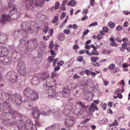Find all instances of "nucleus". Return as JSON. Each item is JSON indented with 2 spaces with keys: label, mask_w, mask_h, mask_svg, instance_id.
Wrapping results in <instances>:
<instances>
[{
  "label": "nucleus",
  "mask_w": 130,
  "mask_h": 130,
  "mask_svg": "<svg viewBox=\"0 0 130 130\" xmlns=\"http://www.w3.org/2000/svg\"><path fill=\"white\" fill-rule=\"evenodd\" d=\"M39 79L36 77H33L31 79V84L34 85H38L39 83Z\"/></svg>",
  "instance_id": "4be33fe9"
},
{
  "label": "nucleus",
  "mask_w": 130,
  "mask_h": 130,
  "mask_svg": "<svg viewBox=\"0 0 130 130\" xmlns=\"http://www.w3.org/2000/svg\"><path fill=\"white\" fill-rule=\"evenodd\" d=\"M28 21H23L21 23V26L26 33V34L28 33H31L34 30L31 29L30 27V24H28Z\"/></svg>",
  "instance_id": "39448f33"
},
{
  "label": "nucleus",
  "mask_w": 130,
  "mask_h": 130,
  "mask_svg": "<svg viewBox=\"0 0 130 130\" xmlns=\"http://www.w3.org/2000/svg\"><path fill=\"white\" fill-rule=\"evenodd\" d=\"M34 91L31 89L29 88H26L24 90L23 93L25 96L27 97L28 99L33 93Z\"/></svg>",
  "instance_id": "4468645a"
},
{
  "label": "nucleus",
  "mask_w": 130,
  "mask_h": 130,
  "mask_svg": "<svg viewBox=\"0 0 130 130\" xmlns=\"http://www.w3.org/2000/svg\"><path fill=\"white\" fill-rule=\"evenodd\" d=\"M66 13L64 12L62 13L61 14V16L60 17L61 19H62L66 15Z\"/></svg>",
  "instance_id": "5fc2aeb1"
},
{
  "label": "nucleus",
  "mask_w": 130,
  "mask_h": 130,
  "mask_svg": "<svg viewBox=\"0 0 130 130\" xmlns=\"http://www.w3.org/2000/svg\"><path fill=\"white\" fill-rule=\"evenodd\" d=\"M109 29L106 27H104L103 28L102 30L104 32H107L108 31Z\"/></svg>",
  "instance_id": "c03bdc74"
},
{
  "label": "nucleus",
  "mask_w": 130,
  "mask_h": 130,
  "mask_svg": "<svg viewBox=\"0 0 130 130\" xmlns=\"http://www.w3.org/2000/svg\"><path fill=\"white\" fill-rule=\"evenodd\" d=\"M60 69V67L58 66H55L54 68V70L55 71H58Z\"/></svg>",
  "instance_id": "69168bd1"
},
{
  "label": "nucleus",
  "mask_w": 130,
  "mask_h": 130,
  "mask_svg": "<svg viewBox=\"0 0 130 130\" xmlns=\"http://www.w3.org/2000/svg\"><path fill=\"white\" fill-rule=\"evenodd\" d=\"M33 3L37 7H42L44 4V0H34Z\"/></svg>",
  "instance_id": "2eb2a0df"
},
{
  "label": "nucleus",
  "mask_w": 130,
  "mask_h": 130,
  "mask_svg": "<svg viewBox=\"0 0 130 130\" xmlns=\"http://www.w3.org/2000/svg\"><path fill=\"white\" fill-rule=\"evenodd\" d=\"M58 73L55 72H53L51 73V77L53 78L57 76Z\"/></svg>",
  "instance_id": "58836bf2"
},
{
  "label": "nucleus",
  "mask_w": 130,
  "mask_h": 130,
  "mask_svg": "<svg viewBox=\"0 0 130 130\" xmlns=\"http://www.w3.org/2000/svg\"><path fill=\"white\" fill-rule=\"evenodd\" d=\"M38 99V93L35 91H34L33 93L30 96L28 99L29 100L36 101Z\"/></svg>",
  "instance_id": "6ab92c4d"
},
{
  "label": "nucleus",
  "mask_w": 130,
  "mask_h": 130,
  "mask_svg": "<svg viewBox=\"0 0 130 130\" xmlns=\"http://www.w3.org/2000/svg\"><path fill=\"white\" fill-rule=\"evenodd\" d=\"M10 15V14L8 15H2L0 18V23H1L2 25H4L6 22L9 20V19L13 20L17 19V18H12V16H11Z\"/></svg>",
  "instance_id": "9d476101"
},
{
  "label": "nucleus",
  "mask_w": 130,
  "mask_h": 130,
  "mask_svg": "<svg viewBox=\"0 0 130 130\" xmlns=\"http://www.w3.org/2000/svg\"><path fill=\"white\" fill-rule=\"evenodd\" d=\"M58 39L60 41H63L64 39V36L63 34L62 33L59 34L58 36Z\"/></svg>",
  "instance_id": "7c9ffc66"
},
{
  "label": "nucleus",
  "mask_w": 130,
  "mask_h": 130,
  "mask_svg": "<svg viewBox=\"0 0 130 130\" xmlns=\"http://www.w3.org/2000/svg\"><path fill=\"white\" fill-rule=\"evenodd\" d=\"M108 26L111 28H113L115 27V24L114 23L111 21H109L108 24Z\"/></svg>",
  "instance_id": "f704fd0d"
},
{
  "label": "nucleus",
  "mask_w": 130,
  "mask_h": 130,
  "mask_svg": "<svg viewBox=\"0 0 130 130\" xmlns=\"http://www.w3.org/2000/svg\"><path fill=\"white\" fill-rule=\"evenodd\" d=\"M24 31L23 30H18L16 31L14 34L15 37L19 38L20 37V36L22 35L23 36H25L26 33H25Z\"/></svg>",
  "instance_id": "a211bd4d"
},
{
  "label": "nucleus",
  "mask_w": 130,
  "mask_h": 130,
  "mask_svg": "<svg viewBox=\"0 0 130 130\" xmlns=\"http://www.w3.org/2000/svg\"><path fill=\"white\" fill-rule=\"evenodd\" d=\"M58 17L57 15L55 16L54 17V19L52 21V23H55L58 21Z\"/></svg>",
  "instance_id": "ea45409f"
},
{
  "label": "nucleus",
  "mask_w": 130,
  "mask_h": 130,
  "mask_svg": "<svg viewBox=\"0 0 130 130\" xmlns=\"http://www.w3.org/2000/svg\"><path fill=\"white\" fill-rule=\"evenodd\" d=\"M60 6V4L58 2H57L55 3V9L57 10L58 9Z\"/></svg>",
  "instance_id": "79ce46f5"
},
{
  "label": "nucleus",
  "mask_w": 130,
  "mask_h": 130,
  "mask_svg": "<svg viewBox=\"0 0 130 130\" xmlns=\"http://www.w3.org/2000/svg\"><path fill=\"white\" fill-rule=\"evenodd\" d=\"M92 112L90 110H89L88 112H87V113L86 114V116L85 117V118L88 117V116L91 115H92Z\"/></svg>",
  "instance_id": "4d7b16f0"
},
{
  "label": "nucleus",
  "mask_w": 130,
  "mask_h": 130,
  "mask_svg": "<svg viewBox=\"0 0 130 130\" xmlns=\"http://www.w3.org/2000/svg\"><path fill=\"white\" fill-rule=\"evenodd\" d=\"M69 90L67 89H64L62 92V96L65 98H67L70 95Z\"/></svg>",
  "instance_id": "b1692460"
},
{
  "label": "nucleus",
  "mask_w": 130,
  "mask_h": 130,
  "mask_svg": "<svg viewBox=\"0 0 130 130\" xmlns=\"http://www.w3.org/2000/svg\"><path fill=\"white\" fill-rule=\"evenodd\" d=\"M76 2L73 1L71 2V0L69 2L68 4V6H75L76 5Z\"/></svg>",
  "instance_id": "473e14b6"
},
{
  "label": "nucleus",
  "mask_w": 130,
  "mask_h": 130,
  "mask_svg": "<svg viewBox=\"0 0 130 130\" xmlns=\"http://www.w3.org/2000/svg\"><path fill=\"white\" fill-rule=\"evenodd\" d=\"M12 101L17 105H20L22 102V98L20 94H15L12 95L11 98Z\"/></svg>",
  "instance_id": "0eeeda50"
},
{
  "label": "nucleus",
  "mask_w": 130,
  "mask_h": 130,
  "mask_svg": "<svg viewBox=\"0 0 130 130\" xmlns=\"http://www.w3.org/2000/svg\"><path fill=\"white\" fill-rule=\"evenodd\" d=\"M97 25L98 23L97 22H95L90 24L89 25V26L90 27H91V26L93 27L94 26Z\"/></svg>",
  "instance_id": "3c124183"
},
{
  "label": "nucleus",
  "mask_w": 130,
  "mask_h": 130,
  "mask_svg": "<svg viewBox=\"0 0 130 130\" xmlns=\"http://www.w3.org/2000/svg\"><path fill=\"white\" fill-rule=\"evenodd\" d=\"M66 3L64 2V1L63 0V1L61 6H62L63 7V9H62L63 11H64L66 9L65 6L66 5Z\"/></svg>",
  "instance_id": "de8ad7c7"
},
{
  "label": "nucleus",
  "mask_w": 130,
  "mask_h": 130,
  "mask_svg": "<svg viewBox=\"0 0 130 130\" xmlns=\"http://www.w3.org/2000/svg\"><path fill=\"white\" fill-rule=\"evenodd\" d=\"M25 4V9L29 10L32 9L33 8V1L32 0H25L24 2Z\"/></svg>",
  "instance_id": "ddd939ff"
},
{
  "label": "nucleus",
  "mask_w": 130,
  "mask_h": 130,
  "mask_svg": "<svg viewBox=\"0 0 130 130\" xmlns=\"http://www.w3.org/2000/svg\"><path fill=\"white\" fill-rule=\"evenodd\" d=\"M109 40L111 42L110 44V46L116 47L118 46V44L115 42V40L113 38H110Z\"/></svg>",
  "instance_id": "cd10ccee"
},
{
  "label": "nucleus",
  "mask_w": 130,
  "mask_h": 130,
  "mask_svg": "<svg viewBox=\"0 0 130 130\" xmlns=\"http://www.w3.org/2000/svg\"><path fill=\"white\" fill-rule=\"evenodd\" d=\"M11 115H13L14 116L13 118L16 117H21L22 116L21 113L17 111H14L13 112H12L11 113H9V115L11 116Z\"/></svg>",
  "instance_id": "393cba45"
},
{
  "label": "nucleus",
  "mask_w": 130,
  "mask_h": 130,
  "mask_svg": "<svg viewBox=\"0 0 130 130\" xmlns=\"http://www.w3.org/2000/svg\"><path fill=\"white\" fill-rule=\"evenodd\" d=\"M115 64L113 63L111 64L108 67V69L109 70H111L113 69L115 67Z\"/></svg>",
  "instance_id": "4c0bfd02"
},
{
  "label": "nucleus",
  "mask_w": 130,
  "mask_h": 130,
  "mask_svg": "<svg viewBox=\"0 0 130 130\" xmlns=\"http://www.w3.org/2000/svg\"><path fill=\"white\" fill-rule=\"evenodd\" d=\"M55 128V126H52L50 127L47 128L45 130H53Z\"/></svg>",
  "instance_id": "8fccbe9b"
},
{
  "label": "nucleus",
  "mask_w": 130,
  "mask_h": 130,
  "mask_svg": "<svg viewBox=\"0 0 130 130\" xmlns=\"http://www.w3.org/2000/svg\"><path fill=\"white\" fill-rule=\"evenodd\" d=\"M97 48L93 49L91 52L92 55L97 56L99 54L98 52L96 50Z\"/></svg>",
  "instance_id": "72a5a7b5"
},
{
  "label": "nucleus",
  "mask_w": 130,
  "mask_h": 130,
  "mask_svg": "<svg viewBox=\"0 0 130 130\" xmlns=\"http://www.w3.org/2000/svg\"><path fill=\"white\" fill-rule=\"evenodd\" d=\"M9 8L10 9V12L11 13H13V12H14L16 10V7L14 4L10 5Z\"/></svg>",
  "instance_id": "bb28decb"
},
{
  "label": "nucleus",
  "mask_w": 130,
  "mask_h": 130,
  "mask_svg": "<svg viewBox=\"0 0 130 130\" xmlns=\"http://www.w3.org/2000/svg\"><path fill=\"white\" fill-rule=\"evenodd\" d=\"M63 32L67 35H69L70 33V31L67 29H65L63 30Z\"/></svg>",
  "instance_id": "49530a36"
},
{
  "label": "nucleus",
  "mask_w": 130,
  "mask_h": 130,
  "mask_svg": "<svg viewBox=\"0 0 130 130\" xmlns=\"http://www.w3.org/2000/svg\"><path fill=\"white\" fill-rule=\"evenodd\" d=\"M37 44V40L35 39L32 38L29 40L26 41L25 43L26 46L25 49V52H28L31 49L36 48Z\"/></svg>",
  "instance_id": "7ed1b4c3"
},
{
  "label": "nucleus",
  "mask_w": 130,
  "mask_h": 130,
  "mask_svg": "<svg viewBox=\"0 0 130 130\" xmlns=\"http://www.w3.org/2000/svg\"><path fill=\"white\" fill-rule=\"evenodd\" d=\"M7 36L3 33H0V43H4L7 41Z\"/></svg>",
  "instance_id": "aec40b11"
},
{
  "label": "nucleus",
  "mask_w": 130,
  "mask_h": 130,
  "mask_svg": "<svg viewBox=\"0 0 130 130\" xmlns=\"http://www.w3.org/2000/svg\"><path fill=\"white\" fill-rule=\"evenodd\" d=\"M64 63V62L62 61H59L58 63V64L59 66H61L63 65Z\"/></svg>",
  "instance_id": "bf43d9fd"
},
{
  "label": "nucleus",
  "mask_w": 130,
  "mask_h": 130,
  "mask_svg": "<svg viewBox=\"0 0 130 130\" xmlns=\"http://www.w3.org/2000/svg\"><path fill=\"white\" fill-rule=\"evenodd\" d=\"M88 13V10L87 9H84L83 11V14H86Z\"/></svg>",
  "instance_id": "680f3d73"
},
{
  "label": "nucleus",
  "mask_w": 130,
  "mask_h": 130,
  "mask_svg": "<svg viewBox=\"0 0 130 130\" xmlns=\"http://www.w3.org/2000/svg\"><path fill=\"white\" fill-rule=\"evenodd\" d=\"M40 112L36 107H34L32 109L31 116L35 119H38L39 116Z\"/></svg>",
  "instance_id": "f8f14e48"
},
{
  "label": "nucleus",
  "mask_w": 130,
  "mask_h": 130,
  "mask_svg": "<svg viewBox=\"0 0 130 130\" xmlns=\"http://www.w3.org/2000/svg\"><path fill=\"white\" fill-rule=\"evenodd\" d=\"M90 120V118H87L85 120L82 121V124H84L88 122Z\"/></svg>",
  "instance_id": "6e6d98bb"
},
{
  "label": "nucleus",
  "mask_w": 130,
  "mask_h": 130,
  "mask_svg": "<svg viewBox=\"0 0 130 130\" xmlns=\"http://www.w3.org/2000/svg\"><path fill=\"white\" fill-rule=\"evenodd\" d=\"M7 102H4L0 103V110L1 111H3V109L4 107H5V106L7 104Z\"/></svg>",
  "instance_id": "2f4dec72"
},
{
  "label": "nucleus",
  "mask_w": 130,
  "mask_h": 130,
  "mask_svg": "<svg viewBox=\"0 0 130 130\" xmlns=\"http://www.w3.org/2000/svg\"><path fill=\"white\" fill-rule=\"evenodd\" d=\"M36 125L37 126H40L41 125V123L38 121H37L35 122Z\"/></svg>",
  "instance_id": "774afa93"
},
{
  "label": "nucleus",
  "mask_w": 130,
  "mask_h": 130,
  "mask_svg": "<svg viewBox=\"0 0 130 130\" xmlns=\"http://www.w3.org/2000/svg\"><path fill=\"white\" fill-rule=\"evenodd\" d=\"M127 45V43H124L122 44V47L124 49H125V47Z\"/></svg>",
  "instance_id": "e2e57ef3"
},
{
  "label": "nucleus",
  "mask_w": 130,
  "mask_h": 130,
  "mask_svg": "<svg viewBox=\"0 0 130 130\" xmlns=\"http://www.w3.org/2000/svg\"><path fill=\"white\" fill-rule=\"evenodd\" d=\"M22 127L23 128H25L26 130H34L36 129V125L29 119L27 120L26 121L25 127L23 126Z\"/></svg>",
  "instance_id": "6e6552de"
},
{
  "label": "nucleus",
  "mask_w": 130,
  "mask_h": 130,
  "mask_svg": "<svg viewBox=\"0 0 130 130\" xmlns=\"http://www.w3.org/2000/svg\"><path fill=\"white\" fill-rule=\"evenodd\" d=\"M14 14H13V15L11 14V16H12V18H17L16 19H17L21 15V13L19 11H18L16 10L14 12Z\"/></svg>",
  "instance_id": "a878e982"
},
{
  "label": "nucleus",
  "mask_w": 130,
  "mask_h": 130,
  "mask_svg": "<svg viewBox=\"0 0 130 130\" xmlns=\"http://www.w3.org/2000/svg\"><path fill=\"white\" fill-rule=\"evenodd\" d=\"M50 74L48 71H45L43 73L40 74V79L43 81L50 76Z\"/></svg>",
  "instance_id": "f3484780"
},
{
  "label": "nucleus",
  "mask_w": 130,
  "mask_h": 130,
  "mask_svg": "<svg viewBox=\"0 0 130 130\" xmlns=\"http://www.w3.org/2000/svg\"><path fill=\"white\" fill-rule=\"evenodd\" d=\"M85 53H86L87 55L89 56H92V53H91L89 51L87 50L86 51H85Z\"/></svg>",
  "instance_id": "0e129e2a"
},
{
  "label": "nucleus",
  "mask_w": 130,
  "mask_h": 130,
  "mask_svg": "<svg viewBox=\"0 0 130 130\" xmlns=\"http://www.w3.org/2000/svg\"><path fill=\"white\" fill-rule=\"evenodd\" d=\"M54 58V56H49L47 58V60L49 62L51 63L52 62L53 60V59Z\"/></svg>",
  "instance_id": "a19ab883"
},
{
  "label": "nucleus",
  "mask_w": 130,
  "mask_h": 130,
  "mask_svg": "<svg viewBox=\"0 0 130 130\" xmlns=\"http://www.w3.org/2000/svg\"><path fill=\"white\" fill-rule=\"evenodd\" d=\"M42 55L41 53L38 54L37 57L34 58L33 61L36 63H39L42 60Z\"/></svg>",
  "instance_id": "412c9836"
},
{
  "label": "nucleus",
  "mask_w": 130,
  "mask_h": 130,
  "mask_svg": "<svg viewBox=\"0 0 130 130\" xmlns=\"http://www.w3.org/2000/svg\"><path fill=\"white\" fill-rule=\"evenodd\" d=\"M5 112L3 113L2 114L0 115V119L2 121H4L5 118Z\"/></svg>",
  "instance_id": "e433bc0d"
},
{
  "label": "nucleus",
  "mask_w": 130,
  "mask_h": 130,
  "mask_svg": "<svg viewBox=\"0 0 130 130\" xmlns=\"http://www.w3.org/2000/svg\"><path fill=\"white\" fill-rule=\"evenodd\" d=\"M85 72L88 75H89L91 74V71L88 70H86L85 71Z\"/></svg>",
  "instance_id": "09e8293b"
},
{
  "label": "nucleus",
  "mask_w": 130,
  "mask_h": 130,
  "mask_svg": "<svg viewBox=\"0 0 130 130\" xmlns=\"http://www.w3.org/2000/svg\"><path fill=\"white\" fill-rule=\"evenodd\" d=\"M74 122L75 120L73 117L70 116L68 117L65 119L64 124L66 126L71 127L73 126Z\"/></svg>",
  "instance_id": "1a4fd4ad"
},
{
  "label": "nucleus",
  "mask_w": 130,
  "mask_h": 130,
  "mask_svg": "<svg viewBox=\"0 0 130 130\" xmlns=\"http://www.w3.org/2000/svg\"><path fill=\"white\" fill-rule=\"evenodd\" d=\"M6 107L5 108L4 107L2 111H4V112H5V113H7L8 112H9L10 113H11L12 112L11 106L9 105H6Z\"/></svg>",
  "instance_id": "5701e85b"
},
{
  "label": "nucleus",
  "mask_w": 130,
  "mask_h": 130,
  "mask_svg": "<svg viewBox=\"0 0 130 130\" xmlns=\"http://www.w3.org/2000/svg\"><path fill=\"white\" fill-rule=\"evenodd\" d=\"M48 27H46L44 28V29H43V31L46 34L47 33V32L48 31Z\"/></svg>",
  "instance_id": "13d9d810"
},
{
  "label": "nucleus",
  "mask_w": 130,
  "mask_h": 130,
  "mask_svg": "<svg viewBox=\"0 0 130 130\" xmlns=\"http://www.w3.org/2000/svg\"><path fill=\"white\" fill-rule=\"evenodd\" d=\"M102 121L104 122V124H107L108 123V120L106 118H104L102 120Z\"/></svg>",
  "instance_id": "052dcab7"
},
{
  "label": "nucleus",
  "mask_w": 130,
  "mask_h": 130,
  "mask_svg": "<svg viewBox=\"0 0 130 130\" xmlns=\"http://www.w3.org/2000/svg\"><path fill=\"white\" fill-rule=\"evenodd\" d=\"M10 61V59L6 58L1 61V63L4 64L6 65L9 63Z\"/></svg>",
  "instance_id": "c756f323"
},
{
  "label": "nucleus",
  "mask_w": 130,
  "mask_h": 130,
  "mask_svg": "<svg viewBox=\"0 0 130 130\" xmlns=\"http://www.w3.org/2000/svg\"><path fill=\"white\" fill-rule=\"evenodd\" d=\"M82 110L83 112H85L86 111H87L86 109V107H85V106L84 105H83L82 104Z\"/></svg>",
  "instance_id": "603ef678"
},
{
  "label": "nucleus",
  "mask_w": 130,
  "mask_h": 130,
  "mask_svg": "<svg viewBox=\"0 0 130 130\" xmlns=\"http://www.w3.org/2000/svg\"><path fill=\"white\" fill-rule=\"evenodd\" d=\"M15 49L14 47L13 46H11L10 47V50L12 53L11 55L12 56H14V54H16L17 52L15 51Z\"/></svg>",
  "instance_id": "c85d7f7f"
},
{
  "label": "nucleus",
  "mask_w": 130,
  "mask_h": 130,
  "mask_svg": "<svg viewBox=\"0 0 130 130\" xmlns=\"http://www.w3.org/2000/svg\"><path fill=\"white\" fill-rule=\"evenodd\" d=\"M17 69L19 72L23 76H25L26 72L24 64L22 61H20L18 63Z\"/></svg>",
  "instance_id": "423d86ee"
},
{
  "label": "nucleus",
  "mask_w": 130,
  "mask_h": 130,
  "mask_svg": "<svg viewBox=\"0 0 130 130\" xmlns=\"http://www.w3.org/2000/svg\"><path fill=\"white\" fill-rule=\"evenodd\" d=\"M89 31V30L88 29H86L83 32V36H82V37H83V36H84L86 35Z\"/></svg>",
  "instance_id": "864d4df0"
},
{
  "label": "nucleus",
  "mask_w": 130,
  "mask_h": 130,
  "mask_svg": "<svg viewBox=\"0 0 130 130\" xmlns=\"http://www.w3.org/2000/svg\"><path fill=\"white\" fill-rule=\"evenodd\" d=\"M99 59V58L97 57L92 56L91 58V60L94 62H95Z\"/></svg>",
  "instance_id": "c9c22d12"
},
{
  "label": "nucleus",
  "mask_w": 130,
  "mask_h": 130,
  "mask_svg": "<svg viewBox=\"0 0 130 130\" xmlns=\"http://www.w3.org/2000/svg\"><path fill=\"white\" fill-rule=\"evenodd\" d=\"M122 27L120 25H118L116 28V29L117 31H119L122 29Z\"/></svg>",
  "instance_id": "a18cd8bd"
},
{
  "label": "nucleus",
  "mask_w": 130,
  "mask_h": 130,
  "mask_svg": "<svg viewBox=\"0 0 130 130\" xmlns=\"http://www.w3.org/2000/svg\"><path fill=\"white\" fill-rule=\"evenodd\" d=\"M6 78L11 82L15 83L17 86H20L21 84L18 82L17 74L15 72L11 71L7 73Z\"/></svg>",
  "instance_id": "f03ea898"
},
{
  "label": "nucleus",
  "mask_w": 130,
  "mask_h": 130,
  "mask_svg": "<svg viewBox=\"0 0 130 130\" xmlns=\"http://www.w3.org/2000/svg\"><path fill=\"white\" fill-rule=\"evenodd\" d=\"M3 123L5 125L9 126H12L15 124H16L17 122H16V119L15 118H12L9 119H4V121H2Z\"/></svg>",
  "instance_id": "9b49d317"
},
{
  "label": "nucleus",
  "mask_w": 130,
  "mask_h": 130,
  "mask_svg": "<svg viewBox=\"0 0 130 130\" xmlns=\"http://www.w3.org/2000/svg\"><path fill=\"white\" fill-rule=\"evenodd\" d=\"M9 53L8 51L7 48L3 46H0V55H3L2 56H5Z\"/></svg>",
  "instance_id": "dca6fc26"
},
{
  "label": "nucleus",
  "mask_w": 130,
  "mask_h": 130,
  "mask_svg": "<svg viewBox=\"0 0 130 130\" xmlns=\"http://www.w3.org/2000/svg\"><path fill=\"white\" fill-rule=\"evenodd\" d=\"M47 111H43L41 114L43 116H46L49 114H53L55 117L57 119H59L62 115V111L59 108H56L51 110L50 109H48L47 110Z\"/></svg>",
  "instance_id": "f257e3e1"
},
{
  "label": "nucleus",
  "mask_w": 130,
  "mask_h": 130,
  "mask_svg": "<svg viewBox=\"0 0 130 130\" xmlns=\"http://www.w3.org/2000/svg\"><path fill=\"white\" fill-rule=\"evenodd\" d=\"M107 106V104L106 103L104 104L102 106V107L103 109L104 110H105Z\"/></svg>",
  "instance_id": "338daca9"
},
{
  "label": "nucleus",
  "mask_w": 130,
  "mask_h": 130,
  "mask_svg": "<svg viewBox=\"0 0 130 130\" xmlns=\"http://www.w3.org/2000/svg\"><path fill=\"white\" fill-rule=\"evenodd\" d=\"M70 113V111L69 110H67V111H66L63 112V114L64 115L66 116H68Z\"/></svg>",
  "instance_id": "37998d69"
},
{
  "label": "nucleus",
  "mask_w": 130,
  "mask_h": 130,
  "mask_svg": "<svg viewBox=\"0 0 130 130\" xmlns=\"http://www.w3.org/2000/svg\"><path fill=\"white\" fill-rule=\"evenodd\" d=\"M52 86L50 82H46V87L44 91L46 93L48 94V96H51L52 98L56 97L58 96L57 94L51 87Z\"/></svg>",
  "instance_id": "20e7f679"
}]
</instances>
